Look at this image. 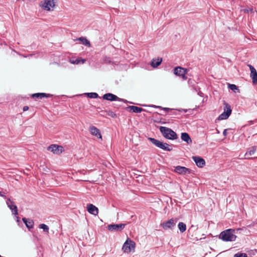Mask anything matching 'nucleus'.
Segmentation results:
<instances>
[{
  "mask_svg": "<svg viewBox=\"0 0 257 257\" xmlns=\"http://www.w3.org/2000/svg\"><path fill=\"white\" fill-rule=\"evenodd\" d=\"M55 0H43L40 3V6L44 10L50 11L55 6Z\"/></svg>",
  "mask_w": 257,
  "mask_h": 257,
  "instance_id": "obj_5",
  "label": "nucleus"
},
{
  "mask_svg": "<svg viewBox=\"0 0 257 257\" xmlns=\"http://www.w3.org/2000/svg\"><path fill=\"white\" fill-rule=\"evenodd\" d=\"M177 222V219L171 218L167 221L164 222L161 224L162 226L165 230L172 229L176 225Z\"/></svg>",
  "mask_w": 257,
  "mask_h": 257,
  "instance_id": "obj_8",
  "label": "nucleus"
},
{
  "mask_svg": "<svg viewBox=\"0 0 257 257\" xmlns=\"http://www.w3.org/2000/svg\"><path fill=\"white\" fill-rule=\"evenodd\" d=\"M198 94L201 96H202V94H203V93L202 92H201L200 91H199L198 92Z\"/></svg>",
  "mask_w": 257,
  "mask_h": 257,
  "instance_id": "obj_36",
  "label": "nucleus"
},
{
  "mask_svg": "<svg viewBox=\"0 0 257 257\" xmlns=\"http://www.w3.org/2000/svg\"><path fill=\"white\" fill-rule=\"evenodd\" d=\"M174 171L180 175H185L191 173L190 169L180 166L175 167Z\"/></svg>",
  "mask_w": 257,
  "mask_h": 257,
  "instance_id": "obj_10",
  "label": "nucleus"
},
{
  "mask_svg": "<svg viewBox=\"0 0 257 257\" xmlns=\"http://www.w3.org/2000/svg\"><path fill=\"white\" fill-rule=\"evenodd\" d=\"M151 107H154V108H160V109H163L167 112H168L170 110H171L172 109H171L170 108H167V107H162V106H157V105H152L150 106Z\"/></svg>",
  "mask_w": 257,
  "mask_h": 257,
  "instance_id": "obj_29",
  "label": "nucleus"
},
{
  "mask_svg": "<svg viewBox=\"0 0 257 257\" xmlns=\"http://www.w3.org/2000/svg\"><path fill=\"white\" fill-rule=\"evenodd\" d=\"M148 140L156 147L164 151H171L173 149L172 146L167 143H163L152 138H149Z\"/></svg>",
  "mask_w": 257,
  "mask_h": 257,
  "instance_id": "obj_3",
  "label": "nucleus"
},
{
  "mask_svg": "<svg viewBox=\"0 0 257 257\" xmlns=\"http://www.w3.org/2000/svg\"><path fill=\"white\" fill-rule=\"evenodd\" d=\"M29 109V107L28 106H25L23 107V111H26Z\"/></svg>",
  "mask_w": 257,
  "mask_h": 257,
  "instance_id": "obj_33",
  "label": "nucleus"
},
{
  "mask_svg": "<svg viewBox=\"0 0 257 257\" xmlns=\"http://www.w3.org/2000/svg\"><path fill=\"white\" fill-rule=\"evenodd\" d=\"M34 224V221L32 220H29L25 225L29 229H30L33 228Z\"/></svg>",
  "mask_w": 257,
  "mask_h": 257,
  "instance_id": "obj_26",
  "label": "nucleus"
},
{
  "mask_svg": "<svg viewBox=\"0 0 257 257\" xmlns=\"http://www.w3.org/2000/svg\"><path fill=\"white\" fill-rule=\"evenodd\" d=\"M62 148H63L61 146H57L56 145H51L48 147L47 150L53 152L54 154H59L62 153Z\"/></svg>",
  "mask_w": 257,
  "mask_h": 257,
  "instance_id": "obj_12",
  "label": "nucleus"
},
{
  "mask_svg": "<svg viewBox=\"0 0 257 257\" xmlns=\"http://www.w3.org/2000/svg\"><path fill=\"white\" fill-rule=\"evenodd\" d=\"M250 70V77L252 80V83L254 84L257 83V72L255 68L251 65H249Z\"/></svg>",
  "mask_w": 257,
  "mask_h": 257,
  "instance_id": "obj_14",
  "label": "nucleus"
},
{
  "mask_svg": "<svg viewBox=\"0 0 257 257\" xmlns=\"http://www.w3.org/2000/svg\"><path fill=\"white\" fill-rule=\"evenodd\" d=\"M89 131L90 132L91 134L95 136L98 138H101V135L100 134V132L99 129H98L96 127L94 126H91L89 127Z\"/></svg>",
  "mask_w": 257,
  "mask_h": 257,
  "instance_id": "obj_16",
  "label": "nucleus"
},
{
  "mask_svg": "<svg viewBox=\"0 0 257 257\" xmlns=\"http://www.w3.org/2000/svg\"><path fill=\"white\" fill-rule=\"evenodd\" d=\"M85 60L84 59H81L80 58L76 59L75 60H73L71 61V63L75 64H79L80 63L83 64L85 62Z\"/></svg>",
  "mask_w": 257,
  "mask_h": 257,
  "instance_id": "obj_27",
  "label": "nucleus"
},
{
  "mask_svg": "<svg viewBox=\"0 0 257 257\" xmlns=\"http://www.w3.org/2000/svg\"><path fill=\"white\" fill-rule=\"evenodd\" d=\"M180 76H181L184 80H186L187 78V77L186 76V74H184L183 75H181Z\"/></svg>",
  "mask_w": 257,
  "mask_h": 257,
  "instance_id": "obj_34",
  "label": "nucleus"
},
{
  "mask_svg": "<svg viewBox=\"0 0 257 257\" xmlns=\"http://www.w3.org/2000/svg\"><path fill=\"white\" fill-rule=\"evenodd\" d=\"M126 226L125 223L111 224L107 226L108 229L110 231H121Z\"/></svg>",
  "mask_w": 257,
  "mask_h": 257,
  "instance_id": "obj_9",
  "label": "nucleus"
},
{
  "mask_svg": "<svg viewBox=\"0 0 257 257\" xmlns=\"http://www.w3.org/2000/svg\"><path fill=\"white\" fill-rule=\"evenodd\" d=\"M234 233V230L228 229L221 232L219 235V238L226 242L233 241L235 240L236 238V236Z\"/></svg>",
  "mask_w": 257,
  "mask_h": 257,
  "instance_id": "obj_1",
  "label": "nucleus"
},
{
  "mask_svg": "<svg viewBox=\"0 0 257 257\" xmlns=\"http://www.w3.org/2000/svg\"><path fill=\"white\" fill-rule=\"evenodd\" d=\"M223 105L224 112L219 115L218 117V120L226 119L228 118L231 113L232 110L230 105L225 101H224Z\"/></svg>",
  "mask_w": 257,
  "mask_h": 257,
  "instance_id": "obj_4",
  "label": "nucleus"
},
{
  "mask_svg": "<svg viewBox=\"0 0 257 257\" xmlns=\"http://www.w3.org/2000/svg\"><path fill=\"white\" fill-rule=\"evenodd\" d=\"M228 88L233 91L235 92L236 90H238V87L235 84H228Z\"/></svg>",
  "mask_w": 257,
  "mask_h": 257,
  "instance_id": "obj_30",
  "label": "nucleus"
},
{
  "mask_svg": "<svg viewBox=\"0 0 257 257\" xmlns=\"http://www.w3.org/2000/svg\"><path fill=\"white\" fill-rule=\"evenodd\" d=\"M128 108L130 109L131 110H132L133 112H135V113H140L142 111L144 110V109L141 107H139L136 106H133V105L129 106L128 107Z\"/></svg>",
  "mask_w": 257,
  "mask_h": 257,
  "instance_id": "obj_21",
  "label": "nucleus"
},
{
  "mask_svg": "<svg viewBox=\"0 0 257 257\" xmlns=\"http://www.w3.org/2000/svg\"><path fill=\"white\" fill-rule=\"evenodd\" d=\"M39 227L41 229H42L44 232L47 233L49 232V227L45 224H40L39 226Z\"/></svg>",
  "mask_w": 257,
  "mask_h": 257,
  "instance_id": "obj_25",
  "label": "nucleus"
},
{
  "mask_svg": "<svg viewBox=\"0 0 257 257\" xmlns=\"http://www.w3.org/2000/svg\"><path fill=\"white\" fill-rule=\"evenodd\" d=\"M257 151V146H253L248 149V151L245 154V156L247 155H253L254 153Z\"/></svg>",
  "mask_w": 257,
  "mask_h": 257,
  "instance_id": "obj_22",
  "label": "nucleus"
},
{
  "mask_svg": "<svg viewBox=\"0 0 257 257\" xmlns=\"http://www.w3.org/2000/svg\"><path fill=\"white\" fill-rule=\"evenodd\" d=\"M187 69L183 68L181 67L178 66L174 68V73L177 76H180L184 74H186Z\"/></svg>",
  "mask_w": 257,
  "mask_h": 257,
  "instance_id": "obj_17",
  "label": "nucleus"
},
{
  "mask_svg": "<svg viewBox=\"0 0 257 257\" xmlns=\"http://www.w3.org/2000/svg\"><path fill=\"white\" fill-rule=\"evenodd\" d=\"M50 94H46L45 93H34L32 95L33 98H42L43 97H49Z\"/></svg>",
  "mask_w": 257,
  "mask_h": 257,
  "instance_id": "obj_19",
  "label": "nucleus"
},
{
  "mask_svg": "<svg viewBox=\"0 0 257 257\" xmlns=\"http://www.w3.org/2000/svg\"><path fill=\"white\" fill-rule=\"evenodd\" d=\"M192 159L195 162L196 165L200 168H202L205 165V160L198 156H193Z\"/></svg>",
  "mask_w": 257,
  "mask_h": 257,
  "instance_id": "obj_13",
  "label": "nucleus"
},
{
  "mask_svg": "<svg viewBox=\"0 0 257 257\" xmlns=\"http://www.w3.org/2000/svg\"><path fill=\"white\" fill-rule=\"evenodd\" d=\"M0 196H2V197H5V198H6V196H5L4 194H2V193H1V195H0Z\"/></svg>",
  "mask_w": 257,
  "mask_h": 257,
  "instance_id": "obj_38",
  "label": "nucleus"
},
{
  "mask_svg": "<svg viewBox=\"0 0 257 257\" xmlns=\"http://www.w3.org/2000/svg\"><path fill=\"white\" fill-rule=\"evenodd\" d=\"M87 209L88 212L91 214L96 215L98 213V209L92 204H88Z\"/></svg>",
  "mask_w": 257,
  "mask_h": 257,
  "instance_id": "obj_15",
  "label": "nucleus"
},
{
  "mask_svg": "<svg viewBox=\"0 0 257 257\" xmlns=\"http://www.w3.org/2000/svg\"><path fill=\"white\" fill-rule=\"evenodd\" d=\"M194 90H195V91H197V89H196V88H194Z\"/></svg>",
  "mask_w": 257,
  "mask_h": 257,
  "instance_id": "obj_40",
  "label": "nucleus"
},
{
  "mask_svg": "<svg viewBox=\"0 0 257 257\" xmlns=\"http://www.w3.org/2000/svg\"><path fill=\"white\" fill-rule=\"evenodd\" d=\"M106 112L107 113V114L112 117H115L116 116V114L111 110L106 111Z\"/></svg>",
  "mask_w": 257,
  "mask_h": 257,
  "instance_id": "obj_32",
  "label": "nucleus"
},
{
  "mask_svg": "<svg viewBox=\"0 0 257 257\" xmlns=\"http://www.w3.org/2000/svg\"><path fill=\"white\" fill-rule=\"evenodd\" d=\"M162 61V58H158L157 59H153L151 62V66L154 68H156L161 64Z\"/></svg>",
  "mask_w": 257,
  "mask_h": 257,
  "instance_id": "obj_20",
  "label": "nucleus"
},
{
  "mask_svg": "<svg viewBox=\"0 0 257 257\" xmlns=\"http://www.w3.org/2000/svg\"><path fill=\"white\" fill-rule=\"evenodd\" d=\"M159 130L163 136L169 140H175L177 138L176 133L172 129L165 126H160Z\"/></svg>",
  "mask_w": 257,
  "mask_h": 257,
  "instance_id": "obj_2",
  "label": "nucleus"
},
{
  "mask_svg": "<svg viewBox=\"0 0 257 257\" xmlns=\"http://www.w3.org/2000/svg\"><path fill=\"white\" fill-rule=\"evenodd\" d=\"M135 248V243L131 239L128 238L123 243L122 249L124 252H130L132 250H134Z\"/></svg>",
  "mask_w": 257,
  "mask_h": 257,
  "instance_id": "obj_6",
  "label": "nucleus"
},
{
  "mask_svg": "<svg viewBox=\"0 0 257 257\" xmlns=\"http://www.w3.org/2000/svg\"><path fill=\"white\" fill-rule=\"evenodd\" d=\"M178 227L181 232L183 233L186 230V225L183 222H179Z\"/></svg>",
  "mask_w": 257,
  "mask_h": 257,
  "instance_id": "obj_24",
  "label": "nucleus"
},
{
  "mask_svg": "<svg viewBox=\"0 0 257 257\" xmlns=\"http://www.w3.org/2000/svg\"><path fill=\"white\" fill-rule=\"evenodd\" d=\"M6 203L8 207L11 210L12 214L17 215L18 214L17 206L15 204L14 202L10 199H8Z\"/></svg>",
  "mask_w": 257,
  "mask_h": 257,
  "instance_id": "obj_11",
  "label": "nucleus"
},
{
  "mask_svg": "<svg viewBox=\"0 0 257 257\" xmlns=\"http://www.w3.org/2000/svg\"><path fill=\"white\" fill-rule=\"evenodd\" d=\"M102 98L109 101H122L124 103L127 102L126 100L119 98L116 95L110 93H107L104 94L102 96Z\"/></svg>",
  "mask_w": 257,
  "mask_h": 257,
  "instance_id": "obj_7",
  "label": "nucleus"
},
{
  "mask_svg": "<svg viewBox=\"0 0 257 257\" xmlns=\"http://www.w3.org/2000/svg\"><path fill=\"white\" fill-rule=\"evenodd\" d=\"M86 94L90 98H96L98 97V94L95 92L87 93Z\"/></svg>",
  "mask_w": 257,
  "mask_h": 257,
  "instance_id": "obj_28",
  "label": "nucleus"
},
{
  "mask_svg": "<svg viewBox=\"0 0 257 257\" xmlns=\"http://www.w3.org/2000/svg\"><path fill=\"white\" fill-rule=\"evenodd\" d=\"M234 257H247V255L245 253L238 252L234 255Z\"/></svg>",
  "mask_w": 257,
  "mask_h": 257,
  "instance_id": "obj_31",
  "label": "nucleus"
},
{
  "mask_svg": "<svg viewBox=\"0 0 257 257\" xmlns=\"http://www.w3.org/2000/svg\"><path fill=\"white\" fill-rule=\"evenodd\" d=\"M181 138L183 141L186 142L188 144L192 143V140L188 133H182Z\"/></svg>",
  "mask_w": 257,
  "mask_h": 257,
  "instance_id": "obj_18",
  "label": "nucleus"
},
{
  "mask_svg": "<svg viewBox=\"0 0 257 257\" xmlns=\"http://www.w3.org/2000/svg\"><path fill=\"white\" fill-rule=\"evenodd\" d=\"M17 221H19V217H17Z\"/></svg>",
  "mask_w": 257,
  "mask_h": 257,
  "instance_id": "obj_39",
  "label": "nucleus"
},
{
  "mask_svg": "<svg viewBox=\"0 0 257 257\" xmlns=\"http://www.w3.org/2000/svg\"><path fill=\"white\" fill-rule=\"evenodd\" d=\"M226 130H224L223 132V134L224 136H226Z\"/></svg>",
  "mask_w": 257,
  "mask_h": 257,
  "instance_id": "obj_37",
  "label": "nucleus"
},
{
  "mask_svg": "<svg viewBox=\"0 0 257 257\" xmlns=\"http://www.w3.org/2000/svg\"><path fill=\"white\" fill-rule=\"evenodd\" d=\"M22 220H23V221L24 222L25 224H26L27 222V221H28V220L27 218H25V217L23 218Z\"/></svg>",
  "mask_w": 257,
  "mask_h": 257,
  "instance_id": "obj_35",
  "label": "nucleus"
},
{
  "mask_svg": "<svg viewBox=\"0 0 257 257\" xmlns=\"http://www.w3.org/2000/svg\"><path fill=\"white\" fill-rule=\"evenodd\" d=\"M77 40L80 41L81 43L86 46H88L89 47L91 46L90 42L84 37H80Z\"/></svg>",
  "mask_w": 257,
  "mask_h": 257,
  "instance_id": "obj_23",
  "label": "nucleus"
},
{
  "mask_svg": "<svg viewBox=\"0 0 257 257\" xmlns=\"http://www.w3.org/2000/svg\"><path fill=\"white\" fill-rule=\"evenodd\" d=\"M0 195H1V192L0 191Z\"/></svg>",
  "mask_w": 257,
  "mask_h": 257,
  "instance_id": "obj_41",
  "label": "nucleus"
}]
</instances>
